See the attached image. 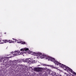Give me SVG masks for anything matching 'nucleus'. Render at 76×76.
<instances>
[{"label":"nucleus","instance_id":"nucleus-18","mask_svg":"<svg viewBox=\"0 0 76 76\" xmlns=\"http://www.w3.org/2000/svg\"><path fill=\"white\" fill-rule=\"evenodd\" d=\"M41 64V63H40Z\"/></svg>","mask_w":76,"mask_h":76},{"label":"nucleus","instance_id":"nucleus-15","mask_svg":"<svg viewBox=\"0 0 76 76\" xmlns=\"http://www.w3.org/2000/svg\"><path fill=\"white\" fill-rule=\"evenodd\" d=\"M72 76H76L74 75H72Z\"/></svg>","mask_w":76,"mask_h":76},{"label":"nucleus","instance_id":"nucleus-20","mask_svg":"<svg viewBox=\"0 0 76 76\" xmlns=\"http://www.w3.org/2000/svg\"><path fill=\"white\" fill-rule=\"evenodd\" d=\"M23 56H24V55H23Z\"/></svg>","mask_w":76,"mask_h":76},{"label":"nucleus","instance_id":"nucleus-6","mask_svg":"<svg viewBox=\"0 0 76 76\" xmlns=\"http://www.w3.org/2000/svg\"><path fill=\"white\" fill-rule=\"evenodd\" d=\"M13 39L15 40V42H17L18 43H20L21 44H25V42H22L21 41H19L17 40V39H15L14 38L12 39Z\"/></svg>","mask_w":76,"mask_h":76},{"label":"nucleus","instance_id":"nucleus-4","mask_svg":"<svg viewBox=\"0 0 76 76\" xmlns=\"http://www.w3.org/2000/svg\"><path fill=\"white\" fill-rule=\"evenodd\" d=\"M18 61H10V65L9 66H11V65H12V66H14L16 68L17 67H18L19 65L18 64Z\"/></svg>","mask_w":76,"mask_h":76},{"label":"nucleus","instance_id":"nucleus-12","mask_svg":"<svg viewBox=\"0 0 76 76\" xmlns=\"http://www.w3.org/2000/svg\"><path fill=\"white\" fill-rule=\"evenodd\" d=\"M51 72H52V71H50L48 72V73H47V74H48V75H50H50H51Z\"/></svg>","mask_w":76,"mask_h":76},{"label":"nucleus","instance_id":"nucleus-8","mask_svg":"<svg viewBox=\"0 0 76 76\" xmlns=\"http://www.w3.org/2000/svg\"><path fill=\"white\" fill-rule=\"evenodd\" d=\"M34 70L36 72H39V67L34 68Z\"/></svg>","mask_w":76,"mask_h":76},{"label":"nucleus","instance_id":"nucleus-19","mask_svg":"<svg viewBox=\"0 0 76 76\" xmlns=\"http://www.w3.org/2000/svg\"><path fill=\"white\" fill-rule=\"evenodd\" d=\"M52 67H53V66H51Z\"/></svg>","mask_w":76,"mask_h":76},{"label":"nucleus","instance_id":"nucleus-3","mask_svg":"<svg viewBox=\"0 0 76 76\" xmlns=\"http://www.w3.org/2000/svg\"><path fill=\"white\" fill-rule=\"evenodd\" d=\"M28 54H31L33 56H37V57H47V56L44 54H42V53H36L33 52H31L30 51H29L28 52Z\"/></svg>","mask_w":76,"mask_h":76},{"label":"nucleus","instance_id":"nucleus-13","mask_svg":"<svg viewBox=\"0 0 76 76\" xmlns=\"http://www.w3.org/2000/svg\"><path fill=\"white\" fill-rule=\"evenodd\" d=\"M42 66H46V65L44 64H41Z\"/></svg>","mask_w":76,"mask_h":76},{"label":"nucleus","instance_id":"nucleus-17","mask_svg":"<svg viewBox=\"0 0 76 76\" xmlns=\"http://www.w3.org/2000/svg\"><path fill=\"white\" fill-rule=\"evenodd\" d=\"M12 57V56H11V57Z\"/></svg>","mask_w":76,"mask_h":76},{"label":"nucleus","instance_id":"nucleus-5","mask_svg":"<svg viewBox=\"0 0 76 76\" xmlns=\"http://www.w3.org/2000/svg\"><path fill=\"white\" fill-rule=\"evenodd\" d=\"M23 61L30 64L31 63V61H32L33 63H36V62H35V60H34L33 59L30 58L26 59L25 60H23Z\"/></svg>","mask_w":76,"mask_h":76},{"label":"nucleus","instance_id":"nucleus-2","mask_svg":"<svg viewBox=\"0 0 76 76\" xmlns=\"http://www.w3.org/2000/svg\"><path fill=\"white\" fill-rule=\"evenodd\" d=\"M29 50V49L28 48H25L23 49H21L20 50V51L21 52H20V51H15L14 52L12 51V52H11V53H15L14 54L13 56L12 57H15L17 56H18V55H22L23 54H27L28 52L26 51H28Z\"/></svg>","mask_w":76,"mask_h":76},{"label":"nucleus","instance_id":"nucleus-16","mask_svg":"<svg viewBox=\"0 0 76 76\" xmlns=\"http://www.w3.org/2000/svg\"><path fill=\"white\" fill-rule=\"evenodd\" d=\"M47 57H50L48 56Z\"/></svg>","mask_w":76,"mask_h":76},{"label":"nucleus","instance_id":"nucleus-9","mask_svg":"<svg viewBox=\"0 0 76 76\" xmlns=\"http://www.w3.org/2000/svg\"><path fill=\"white\" fill-rule=\"evenodd\" d=\"M4 42H1V41L0 43H2V44H3V43H6V42H9V40H4V41H3ZM0 44H1V43H0Z\"/></svg>","mask_w":76,"mask_h":76},{"label":"nucleus","instance_id":"nucleus-7","mask_svg":"<svg viewBox=\"0 0 76 76\" xmlns=\"http://www.w3.org/2000/svg\"><path fill=\"white\" fill-rule=\"evenodd\" d=\"M51 74L50 75V76H56V73L54 72H50Z\"/></svg>","mask_w":76,"mask_h":76},{"label":"nucleus","instance_id":"nucleus-1","mask_svg":"<svg viewBox=\"0 0 76 76\" xmlns=\"http://www.w3.org/2000/svg\"><path fill=\"white\" fill-rule=\"evenodd\" d=\"M41 58V59H42H42H43V58H45L46 60H48V61L49 60H50V61H53V62H54V63H55L56 64L57 66L59 65L60 67H61L62 68H63V69H65V70H66V71H67L68 73H69L70 75H71V74H70V73H71L72 74H74L75 75H76V73L74 72H73V71L72 70V69H71L69 68V67H67V66H66L58 62L57 61L55 60V59H54V58H53L40 57V58Z\"/></svg>","mask_w":76,"mask_h":76},{"label":"nucleus","instance_id":"nucleus-10","mask_svg":"<svg viewBox=\"0 0 76 76\" xmlns=\"http://www.w3.org/2000/svg\"><path fill=\"white\" fill-rule=\"evenodd\" d=\"M42 68H41L39 67V72H41L42 71Z\"/></svg>","mask_w":76,"mask_h":76},{"label":"nucleus","instance_id":"nucleus-14","mask_svg":"<svg viewBox=\"0 0 76 76\" xmlns=\"http://www.w3.org/2000/svg\"><path fill=\"white\" fill-rule=\"evenodd\" d=\"M1 42V40H0V44H2V43H0Z\"/></svg>","mask_w":76,"mask_h":76},{"label":"nucleus","instance_id":"nucleus-11","mask_svg":"<svg viewBox=\"0 0 76 76\" xmlns=\"http://www.w3.org/2000/svg\"><path fill=\"white\" fill-rule=\"evenodd\" d=\"M9 42V43H12V42H14L12 41V40H8V42Z\"/></svg>","mask_w":76,"mask_h":76}]
</instances>
